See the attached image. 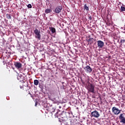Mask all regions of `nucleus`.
Wrapping results in <instances>:
<instances>
[{
	"mask_svg": "<svg viewBox=\"0 0 125 125\" xmlns=\"http://www.w3.org/2000/svg\"><path fill=\"white\" fill-rule=\"evenodd\" d=\"M39 80H35L34 81V83L35 84V85H38L39 84Z\"/></svg>",
	"mask_w": 125,
	"mask_h": 125,
	"instance_id": "dca6fc26",
	"label": "nucleus"
},
{
	"mask_svg": "<svg viewBox=\"0 0 125 125\" xmlns=\"http://www.w3.org/2000/svg\"><path fill=\"white\" fill-rule=\"evenodd\" d=\"M52 11V10H51V9H47L45 10V13H46V14H47L48 13H50V12H51Z\"/></svg>",
	"mask_w": 125,
	"mask_h": 125,
	"instance_id": "4468645a",
	"label": "nucleus"
},
{
	"mask_svg": "<svg viewBox=\"0 0 125 125\" xmlns=\"http://www.w3.org/2000/svg\"><path fill=\"white\" fill-rule=\"evenodd\" d=\"M90 44H91V43H90Z\"/></svg>",
	"mask_w": 125,
	"mask_h": 125,
	"instance_id": "2f4dec72",
	"label": "nucleus"
},
{
	"mask_svg": "<svg viewBox=\"0 0 125 125\" xmlns=\"http://www.w3.org/2000/svg\"><path fill=\"white\" fill-rule=\"evenodd\" d=\"M81 82H82V83L84 84V81H83V79H81Z\"/></svg>",
	"mask_w": 125,
	"mask_h": 125,
	"instance_id": "a878e982",
	"label": "nucleus"
},
{
	"mask_svg": "<svg viewBox=\"0 0 125 125\" xmlns=\"http://www.w3.org/2000/svg\"><path fill=\"white\" fill-rule=\"evenodd\" d=\"M125 114L122 113L120 115L119 118L120 120V123H123V124H125Z\"/></svg>",
	"mask_w": 125,
	"mask_h": 125,
	"instance_id": "423d86ee",
	"label": "nucleus"
},
{
	"mask_svg": "<svg viewBox=\"0 0 125 125\" xmlns=\"http://www.w3.org/2000/svg\"><path fill=\"white\" fill-rule=\"evenodd\" d=\"M6 18L7 19L10 20L11 19V16L8 14H6Z\"/></svg>",
	"mask_w": 125,
	"mask_h": 125,
	"instance_id": "a211bd4d",
	"label": "nucleus"
},
{
	"mask_svg": "<svg viewBox=\"0 0 125 125\" xmlns=\"http://www.w3.org/2000/svg\"><path fill=\"white\" fill-rule=\"evenodd\" d=\"M23 83L22 84V85H23V86H28V82H27L26 81H22ZM25 83V84H24Z\"/></svg>",
	"mask_w": 125,
	"mask_h": 125,
	"instance_id": "f3484780",
	"label": "nucleus"
},
{
	"mask_svg": "<svg viewBox=\"0 0 125 125\" xmlns=\"http://www.w3.org/2000/svg\"><path fill=\"white\" fill-rule=\"evenodd\" d=\"M88 40H87V42H88V44H89V42H93V38H91L90 36H88Z\"/></svg>",
	"mask_w": 125,
	"mask_h": 125,
	"instance_id": "ddd939ff",
	"label": "nucleus"
},
{
	"mask_svg": "<svg viewBox=\"0 0 125 125\" xmlns=\"http://www.w3.org/2000/svg\"><path fill=\"white\" fill-rule=\"evenodd\" d=\"M20 79H21V76H18V80L19 81H20V82H21V80Z\"/></svg>",
	"mask_w": 125,
	"mask_h": 125,
	"instance_id": "5701e85b",
	"label": "nucleus"
},
{
	"mask_svg": "<svg viewBox=\"0 0 125 125\" xmlns=\"http://www.w3.org/2000/svg\"><path fill=\"white\" fill-rule=\"evenodd\" d=\"M62 9V6H58L55 9V12L57 14L60 13Z\"/></svg>",
	"mask_w": 125,
	"mask_h": 125,
	"instance_id": "1a4fd4ad",
	"label": "nucleus"
},
{
	"mask_svg": "<svg viewBox=\"0 0 125 125\" xmlns=\"http://www.w3.org/2000/svg\"><path fill=\"white\" fill-rule=\"evenodd\" d=\"M29 94H30V95H32L30 92L29 93Z\"/></svg>",
	"mask_w": 125,
	"mask_h": 125,
	"instance_id": "cd10ccee",
	"label": "nucleus"
},
{
	"mask_svg": "<svg viewBox=\"0 0 125 125\" xmlns=\"http://www.w3.org/2000/svg\"><path fill=\"white\" fill-rule=\"evenodd\" d=\"M27 7H28V8H32V4H29L27 5Z\"/></svg>",
	"mask_w": 125,
	"mask_h": 125,
	"instance_id": "412c9836",
	"label": "nucleus"
},
{
	"mask_svg": "<svg viewBox=\"0 0 125 125\" xmlns=\"http://www.w3.org/2000/svg\"><path fill=\"white\" fill-rule=\"evenodd\" d=\"M97 45H98V47H99V48H103V46H104V42H103V41H97Z\"/></svg>",
	"mask_w": 125,
	"mask_h": 125,
	"instance_id": "6e6552de",
	"label": "nucleus"
},
{
	"mask_svg": "<svg viewBox=\"0 0 125 125\" xmlns=\"http://www.w3.org/2000/svg\"><path fill=\"white\" fill-rule=\"evenodd\" d=\"M120 42H121V43H125V39H124V40H121V41H120Z\"/></svg>",
	"mask_w": 125,
	"mask_h": 125,
	"instance_id": "aec40b11",
	"label": "nucleus"
},
{
	"mask_svg": "<svg viewBox=\"0 0 125 125\" xmlns=\"http://www.w3.org/2000/svg\"><path fill=\"white\" fill-rule=\"evenodd\" d=\"M83 69L87 74H90L92 72V68L89 65L85 66Z\"/></svg>",
	"mask_w": 125,
	"mask_h": 125,
	"instance_id": "39448f33",
	"label": "nucleus"
},
{
	"mask_svg": "<svg viewBox=\"0 0 125 125\" xmlns=\"http://www.w3.org/2000/svg\"><path fill=\"white\" fill-rule=\"evenodd\" d=\"M125 11V5L122 4V6L121 7L120 12Z\"/></svg>",
	"mask_w": 125,
	"mask_h": 125,
	"instance_id": "9b49d317",
	"label": "nucleus"
},
{
	"mask_svg": "<svg viewBox=\"0 0 125 125\" xmlns=\"http://www.w3.org/2000/svg\"><path fill=\"white\" fill-rule=\"evenodd\" d=\"M59 108H61V106H59Z\"/></svg>",
	"mask_w": 125,
	"mask_h": 125,
	"instance_id": "c85d7f7f",
	"label": "nucleus"
},
{
	"mask_svg": "<svg viewBox=\"0 0 125 125\" xmlns=\"http://www.w3.org/2000/svg\"><path fill=\"white\" fill-rule=\"evenodd\" d=\"M49 30L51 31L52 34H54V33H56V29H55V28L54 27H49Z\"/></svg>",
	"mask_w": 125,
	"mask_h": 125,
	"instance_id": "9d476101",
	"label": "nucleus"
},
{
	"mask_svg": "<svg viewBox=\"0 0 125 125\" xmlns=\"http://www.w3.org/2000/svg\"><path fill=\"white\" fill-rule=\"evenodd\" d=\"M122 3V2H119V4H121Z\"/></svg>",
	"mask_w": 125,
	"mask_h": 125,
	"instance_id": "bb28decb",
	"label": "nucleus"
},
{
	"mask_svg": "<svg viewBox=\"0 0 125 125\" xmlns=\"http://www.w3.org/2000/svg\"><path fill=\"white\" fill-rule=\"evenodd\" d=\"M117 38H116V37L115 38V39L116 40Z\"/></svg>",
	"mask_w": 125,
	"mask_h": 125,
	"instance_id": "7c9ffc66",
	"label": "nucleus"
},
{
	"mask_svg": "<svg viewBox=\"0 0 125 125\" xmlns=\"http://www.w3.org/2000/svg\"><path fill=\"white\" fill-rule=\"evenodd\" d=\"M34 33L35 34V38L38 39L39 41H41V38H42L41 30L36 28L34 30Z\"/></svg>",
	"mask_w": 125,
	"mask_h": 125,
	"instance_id": "f03ea898",
	"label": "nucleus"
},
{
	"mask_svg": "<svg viewBox=\"0 0 125 125\" xmlns=\"http://www.w3.org/2000/svg\"><path fill=\"white\" fill-rule=\"evenodd\" d=\"M117 38H116V37L115 38V39L116 40Z\"/></svg>",
	"mask_w": 125,
	"mask_h": 125,
	"instance_id": "c756f323",
	"label": "nucleus"
},
{
	"mask_svg": "<svg viewBox=\"0 0 125 125\" xmlns=\"http://www.w3.org/2000/svg\"><path fill=\"white\" fill-rule=\"evenodd\" d=\"M88 19H89V20H92V18L91 17V16H88Z\"/></svg>",
	"mask_w": 125,
	"mask_h": 125,
	"instance_id": "393cba45",
	"label": "nucleus"
},
{
	"mask_svg": "<svg viewBox=\"0 0 125 125\" xmlns=\"http://www.w3.org/2000/svg\"><path fill=\"white\" fill-rule=\"evenodd\" d=\"M67 122L66 121H62L61 122V125H67Z\"/></svg>",
	"mask_w": 125,
	"mask_h": 125,
	"instance_id": "6ab92c4d",
	"label": "nucleus"
},
{
	"mask_svg": "<svg viewBox=\"0 0 125 125\" xmlns=\"http://www.w3.org/2000/svg\"><path fill=\"white\" fill-rule=\"evenodd\" d=\"M71 125H77V120L74 119V120H71Z\"/></svg>",
	"mask_w": 125,
	"mask_h": 125,
	"instance_id": "f8f14e48",
	"label": "nucleus"
},
{
	"mask_svg": "<svg viewBox=\"0 0 125 125\" xmlns=\"http://www.w3.org/2000/svg\"><path fill=\"white\" fill-rule=\"evenodd\" d=\"M87 89L89 92H91V93H95V85L93 84L92 83H89V82L88 81Z\"/></svg>",
	"mask_w": 125,
	"mask_h": 125,
	"instance_id": "f257e3e1",
	"label": "nucleus"
},
{
	"mask_svg": "<svg viewBox=\"0 0 125 125\" xmlns=\"http://www.w3.org/2000/svg\"><path fill=\"white\" fill-rule=\"evenodd\" d=\"M84 9L86 10V11H88L89 10V8H88V7L86 5V4L84 5Z\"/></svg>",
	"mask_w": 125,
	"mask_h": 125,
	"instance_id": "2eb2a0df",
	"label": "nucleus"
},
{
	"mask_svg": "<svg viewBox=\"0 0 125 125\" xmlns=\"http://www.w3.org/2000/svg\"><path fill=\"white\" fill-rule=\"evenodd\" d=\"M14 65L16 69H19L22 68V63L21 62H14Z\"/></svg>",
	"mask_w": 125,
	"mask_h": 125,
	"instance_id": "0eeeda50",
	"label": "nucleus"
},
{
	"mask_svg": "<svg viewBox=\"0 0 125 125\" xmlns=\"http://www.w3.org/2000/svg\"><path fill=\"white\" fill-rule=\"evenodd\" d=\"M51 113L55 112V109L52 108L51 110Z\"/></svg>",
	"mask_w": 125,
	"mask_h": 125,
	"instance_id": "b1692460",
	"label": "nucleus"
},
{
	"mask_svg": "<svg viewBox=\"0 0 125 125\" xmlns=\"http://www.w3.org/2000/svg\"><path fill=\"white\" fill-rule=\"evenodd\" d=\"M90 116L91 118H92V117L94 118H99V117H100V114L98 111L95 110L91 113Z\"/></svg>",
	"mask_w": 125,
	"mask_h": 125,
	"instance_id": "7ed1b4c3",
	"label": "nucleus"
},
{
	"mask_svg": "<svg viewBox=\"0 0 125 125\" xmlns=\"http://www.w3.org/2000/svg\"><path fill=\"white\" fill-rule=\"evenodd\" d=\"M107 26H110L111 25V22L110 21H108L106 22Z\"/></svg>",
	"mask_w": 125,
	"mask_h": 125,
	"instance_id": "4be33fe9",
	"label": "nucleus"
},
{
	"mask_svg": "<svg viewBox=\"0 0 125 125\" xmlns=\"http://www.w3.org/2000/svg\"><path fill=\"white\" fill-rule=\"evenodd\" d=\"M112 113L114 115H119L121 113V110L119 109L117 107L114 106L112 108Z\"/></svg>",
	"mask_w": 125,
	"mask_h": 125,
	"instance_id": "20e7f679",
	"label": "nucleus"
}]
</instances>
